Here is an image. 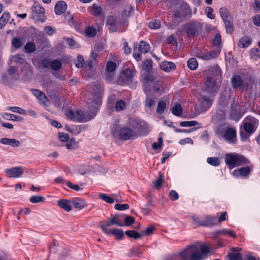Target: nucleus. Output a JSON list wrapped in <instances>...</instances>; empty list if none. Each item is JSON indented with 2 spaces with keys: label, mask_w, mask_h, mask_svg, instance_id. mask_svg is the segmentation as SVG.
Returning <instances> with one entry per match:
<instances>
[{
  "label": "nucleus",
  "mask_w": 260,
  "mask_h": 260,
  "mask_svg": "<svg viewBox=\"0 0 260 260\" xmlns=\"http://www.w3.org/2000/svg\"><path fill=\"white\" fill-rule=\"evenodd\" d=\"M58 137L62 142H67L69 139V135L64 133H59L58 134Z\"/></svg>",
  "instance_id": "e2e57ef3"
},
{
  "label": "nucleus",
  "mask_w": 260,
  "mask_h": 260,
  "mask_svg": "<svg viewBox=\"0 0 260 260\" xmlns=\"http://www.w3.org/2000/svg\"><path fill=\"white\" fill-rule=\"evenodd\" d=\"M242 115L240 111L239 106L234 102L232 103L231 105L230 110V117L231 119L238 121L242 117Z\"/></svg>",
  "instance_id": "ddd939ff"
},
{
  "label": "nucleus",
  "mask_w": 260,
  "mask_h": 260,
  "mask_svg": "<svg viewBox=\"0 0 260 260\" xmlns=\"http://www.w3.org/2000/svg\"><path fill=\"white\" fill-rule=\"evenodd\" d=\"M27 53H30L34 52L36 50L35 44L34 42H29L27 43L24 47Z\"/></svg>",
  "instance_id": "7c9ffc66"
},
{
  "label": "nucleus",
  "mask_w": 260,
  "mask_h": 260,
  "mask_svg": "<svg viewBox=\"0 0 260 260\" xmlns=\"http://www.w3.org/2000/svg\"><path fill=\"white\" fill-rule=\"evenodd\" d=\"M225 162L229 166H241L249 162L248 160L242 155L229 153L225 154Z\"/></svg>",
  "instance_id": "20e7f679"
},
{
  "label": "nucleus",
  "mask_w": 260,
  "mask_h": 260,
  "mask_svg": "<svg viewBox=\"0 0 260 260\" xmlns=\"http://www.w3.org/2000/svg\"><path fill=\"white\" fill-rule=\"evenodd\" d=\"M0 143L5 145H9L14 147L19 146L20 144V142L15 139H10L7 138L1 139Z\"/></svg>",
  "instance_id": "a211bd4d"
},
{
  "label": "nucleus",
  "mask_w": 260,
  "mask_h": 260,
  "mask_svg": "<svg viewBox=\"0 0 260 260\" xmlns=\"http://www.w3.org/2000/svg\"><path fill=\"white\" fill-rule=\"evenodd\" d=\"M228 256L229 260H242V254L240 253H230Z\"/></svg>",
  "instance_id": "603ef678"
},
{
  "label": "nucleus",
  "mask_w": 260,
  "mask_h": 260,
  "mask_svg": "<svg viewBox=\"0 0 260 260\" xmlns=\"http://www.w3.org/2000/svg\"><path fill=\"white\" fill-rule=\"evenodd\" d=\"M135 74V71L128 69L125 70L124 72V74L127 79H131L133 77H134Z\"/></svg>",
  "instance_id": "680f3d73"
},
{
  "label": "nucleus",
  "mask_w": 260,
  "mask_h": 260,
  "mask_svg": "<svg viewBox=\"0 0 260 260\" xmlns=\"http://www.w3.org/2000/svg\"><path fill=\"white\" fill-rule=\"evenodd\" d=\"M32 93L39 100L40 103L45 106H48L50 103L45 94L39 89H32Z\"/></svg>",
  "instance_id": "f8f14e48"
},
{
  "label": "nucleus",
  "mask_w": 260,
  "mask_h": 260,
  "mask_svg": "<svg viewBox=\"0 0 260 260\" xmlns=\"http://www.w3.org/2000/svg\"><path fill=\"white\" fill-rule=\"evenodd\" d=\"M164 179L163 175L159 173V178L154 182V186L157 188H159L162 186V180Z\"/></svg>",
  "instance_id": "4d7b16f0"
},
{
  "label": "nucleus",
  "mask_w": 260,
  "mask_h": 260,
  "mask_svg": "<svg viewBox=\"0 0 260 260\" xmlns=\"http://www.w3.org/2000/svg\"><path fill=\"white\" fill-rule=\"evenodd\" d=\"M219 14L223 21L224 22V23L226 21H228V20H231L232 19L230 13L225 8H221L219 9Z\"/></svg>",
  "instance_id": "4be33fe9"
},
{
  "label": "nucleus",
  "mask_w": 260,
  "mask_h": 260,
  "mask_svg": "<svg viewBox=\"0 0 260 260\" xmlns=\"http://www.w3.org/2000/svg\"><path fill=\"white\" fill-rule=\"evenodd\" d=\"M72 207L73 206L75 208L81 210L86 206L85 202L80 199L76 200H72Z\"/></svg>",
  "instance_id": "aec40b11"
},
{
  "label": "nucleus",
  "mask_w": 260,
  "mask_h": 260,
  "mask_svg": "<svg viewBox=\"0 0 260 260\" xmlns=\"http://www.w3.org/2000/svg\"><path fill=\"white\" fill-rule=\"evenodd\" d=\"M99 198L109 204H112L114 202V200L113 198L108 196L107 194L105 193H101L99 195Z\"/></svg>",
  "instance_id": "de8ad7c7"
},
{
  "label": "nucleus",
  "mask_w": 260,
  "mask_h": 260,
  "mask_svg": "<svg viewBox=\"0 0 260 260\" xmlns=\"http://www.w3.org/2000/svg\"><path fill=\"white\" fill-rule=\"evenodd\" d=\"M202 99L201 110L202 112H205L212 105L213 100L206 96H203Z\"/></svg>",
  "instance_id": "6ab92c4d"
},
{
  "label": "nucleus",
  "mask_w": 260,
  "mask_h": 260,
  "mask_svg": "<svg viewBox=\"0 0 260 260\" xmlns=\"http://www.w3.org/2000/svg\"><path fill=\"white\" fill-rule=\"evenodd\" d=\"M12 46L15 48H19L23 45L22 39L18 38H14L12 41Z\"/></svg>",
  "instance_id": "58836bf2"
},
{
  "label": "nucleus",
  "mask_w": 260,
  "mask_h": 260,
  "mask_svg": "<svg viewBox=\"0 0 260 260\" xmlns=\"http://www.w3.org/2000/svg\"><path fill=\"white\" fill-rule=\"evenodd\" d=\"M85 33L87 36L92 37L95 36L96 32L93 27L89 26L85 29Z\"/></svg>",
  "instance_id": "864d4df0"
},
{
  "label": "nucleus",
  "mask_w": 260,
  "mask_h": 260,
  "mask_svg": "<svg viewBox=\"0 0 260 260\" xmlns=\"http://www.w3.org/2000/svg\"><path fill=\"white\" fill-rule=\"evenodd\" d=\"M180 10L183 12L182 13L184 15V16L191 15V9L189 5L187 3L182 2L180 4Z\"/></svg>",
  "instance_id": "b1692460"
},
{
  "label": "nucleus",
  "mask_w": 260,
  "mask_h": 260,
  "mask_svg": "<svg viewBox=\"0 0 260 260\" xmlns=\"http://www.w3.org/2000/svg\"><path fill=\"white\" fill-rule=\"evenodd\" d=\"M125 234L128 237L133 238L136 240L140 239L142 237L141 233H138L133 230H127L125 232Z\"/></svg>",
  "instance_id": "a878e982"
},
{
  "label": "nucleus",
  "mask_w": 260,
  "mask_h": 260,
  "mask_svg": "<svg viewBox=\"0 0 260 260\" xmlns=\"http://www.w3.org/2000/svg\"><path fill=\"white\" fill-rule=\"evenodd\" d=\"M207 162L211 166H218L220 164L219 159L216 157H208L207 159Z\"/></svg>",
  "instance_id": "f704fd0d"
},
{
  "label": "nucleus",
  "mask_w": 260,
  "mask_h": 260,
  "mask_svg": "<svg viewBox=\"0 0 260 260\" xmlns=\"http://www.w3.org/2000/svg\"><path fill=\"white\" fill-rule=\"evenodd\" d=\"M152 68V61L151 60H146L144 61L143 65V69L146 71H149Z\"/></svg>",
  "instance_id": "13d9d810"
},
{
  "label": "nucleus",
  "mask_w": 260,
  "mask_h": 260,
  "mask_svg": "<svg viewBox=\"0 0 260 260\" xmlns=\"http://www.w3.org/2000/svg\"><path fill=\"white\" fill-rule=\"evenodd\" d=\"M187 66L191 70H195L198 66L197 59L194 58H191L187 61Z\"/></svg>",
  "instance_id": "2f4dec72"
},
{
  "label": "nucleus",
  "mask_w": 260,
  "mask_h": 260,
  "mask_svg": "<svg viewBox=\"0 0 260 260\" xmlns=\"http://www.w3.org/2000/svg\"><path fill=\"white\" fill-rule=\"evenodd\" d=\"M166 108V104L163 101H160L158 102L157 104V107L156 109V112L158 114H161L164 112Z\"/></svg>",
  "instance_id": "e433bc0d"
},
{
  "label": "nucleus",
  "mask_w": 260,
  "mask_h": 260,
  "mask_svg": "<svg viewBox=\"0 0 260 260\" xmlns=\"http://www.w3.org/2000/svg\"><path fill=\"white\" fill-rule=\"evenodd\" d=\"M202 26L200 22L192 21L185 25V29L189 38H193L201 31Z\"/></svg>",
  "instance_id": "423d86ee"
},
{
  "label": "nucleus",
  "mask_w": 260,
  "mask_h": 260,
  "mask_svg": "<svg viewBox=\"0 0 260 260\" xmlns=\"http://www.w3.org/2000/svg\"><path fill=\"white\" fill-rule=\"evenodd\" d=\"M45 198L40 196H34L29 199V201L32 204L43 202Z\"/></svg>",
  "instance_id": "a19ab883"
},
{
  "label": "nucleus",
  "mask_w": 260,
  "mask_h": 260,
  "mask_svg": "<svg viewBox=\"0 0 260 260\" xmlns=\"http://www.w3.org/2000/svg\"><path fill=\"white\" fill-rule=\"evenodd\" d=\"M172 113L176 116H180L182 113V108L180 104H176L172 108Z\"/></svg>",
  "instance_id": "c756f323"
},
{
  "label": "nucleus",
  "mask_w": 260,
  "mask_h": 260,
  "mask_svg": "<svg viewBox=\"0 0 260 260\" xmlns=\"http://www.w3.org/2000/svg\"><path fill=\"white\" fill-rule=\"evenodd\" d=\"M23 172L21 167H14L6 170L7 176L9 178H19Z\"/></svg>",
  "instance_id": "4468645a"
},
{
  "label": "nucleus",
  "mask_w": 260,
  "mask_h": 260,
  "mask_svg": "<svg viewBox=\"0 0 260 260\" xmlns=\"http://www.w3.org/2000/svg\"><path fill=\"white\" fill-rule=\"evenodd\" d=\"M139 50L141 53H146L150 50V46L146 42L141 41L139 44Z\"/></svg>",
  "instance_id": "bb28decb"
},
{
  "label": "nucleus",
  "mask_w": 260,
  "mask_h": 260,
  "mask_svg": "<svg viewBox=\"0 0 260 260\" xmlns=\"http://www.w3.org/2000/svg\"><path fill=\"white\" fill-rule=\"evenodd\" d=\"M125 103L123 100L118 101L115 104V109L117 111H121L125 108Z\"/></svg>",
  "instance_id": "49530a36"
},
{
  "label": "nucleus",
  "mask_w": 260,
  "mask_h": 260,
  "mask_svg": "<svg viewBox=\"0 0 260 260\" xmlns=\"http://www.w3.org/2000/svg\"><path fill=\"white\" fill-rule=\"evenodd\" d=\"M135 219L133 216H130L128 215H126L124 218V225L129 226L133 224L135 222Z\"/></svg>",
  "instance_id": "3c124183"
},
{
  "label": "nucleus",
  "mask_w": 260,
  "mask_h": 260,
  "mask_svg": "<svg viewBox=\"0 0 260 260\" xmlns=\"http://www.w3.org/2000/svg\"><path fill=\"white\" fill-rule=\"evenodd\" d=\"M113 225H116L119 226H123L124 224L121 222L120 217L118 215H114L110 219L109 222L103 223L100 225V228L107 235H113L116 236L118 240L122 239L124 237L123 231L121 229L115 228L108 229V227Z\"/></svg>",
  "instance_id": "7ed1b4c3"
},
{
  "label": "nucleus",
  "mask_w": 260,
  "mask_h": 260,
  "mask_svg": "<svg viewBox=\"0 0 260 260\" xmlns=\"http://www.w3.org/2000/svg\"><path fill=\"white\" fill-rule=\"evenodd\" d=\"M118 135L121 139L124 141L128 140L137 136L136 133L127 126L120 127L118 129Z\"/></svg>",
  "instance_id": "1a4fd4ad"
},
{
  "label": "nucleus",
  "mask_w": 260,
  "mask_h": 260,
  "mask_svg": "<svg viewBox=\"0 0 260 260\" xmlns=\"http://www.w3.org/2000/svg\"><path fill=\"white\" fill-rule=\"evenodd\" d=\"M250 172V168L248 167H242L238 170H235L233 172V174L235 176H238L239 175L243 176H247Z\"/></svg>",
  "instance_id": "5701e85b"
},
{
  "label": "nucleus",
  "mask_w": 260,
  "mask_h": 260,
  "mask_svg": "<svg viewBox=\"0 0 260 260\" xmlns=\"http://www.w3.org/2000/svg\"><path fill=\"white\" fill-rule=\"evenodd\" d=\"M217 218L216 216H207L204 219L199 217L193 218L196 223L202 226H211L216 225L217 222Z\"/></svg>",
  "instance_id": "6e6552de"
},
{
  "label": "nucleus",
  "mask_w": 260,
  "mask_h": 260,
  "mask_svg": "<svg viewBox=\"0 0 260 260\" xmlns=\"http://www.w3.org/2000/svg\"><path fill=\"white\" fill-rule=\"evenodd\" d=\"M105 79L108 82H111L114 80L115 72L105 71L104 73Z\"/></svg>",
  "instance_id": "4c0bfd02"
},
{
  "label": "nucleus",
  "mask_w": 260,
  "mask_h": 260,
  "mask_svg": "<svg viewBox=\"0 0 260 260\" xmlns=\"http://www.w3.org/2000/svg\"><path fill=\"white\" fill-rule=\"evenodd\" d=\"M231 82L234 89L241 88L246 90H248V84L243 81L240 76L238 75H234L232 77Z\"/></svg>",
  "instance_id": "9b49d317"
},
{
  "label": "nucleus",
  "mask_w": 260,
  "mask_h": 260,
  "mask_svg": "<svg viewBox=\"0 0 260 260\" xmlns=\"http://www.w3.org/2000/svg\"><path fill=\"white\" fill-rule=\"evenodd\" d=\"M65 146L68 149H73L77 147V142L75 139H72Z\"/></svg>",
  "instance_id": "bf43d9fd"
},
{
  "label": "nucleus",
  "mask_w": 260,
  "mask_h": 260,
  "mask_svg": "<svg viewBox=\"0 0 260 260\" xmlns=\"http://www.w3.org/2000/svg\"><path fill=\"white\" fill-rule=\"evenodd\" d=\"M220 52V49L219 48L217 49L216 50H214L208 53V55L210 57V60L214 58L217 57L219 54Z\"/></svg>",
  "instance_id": "052dcab7"
},
{
  "label": "nucleus",
  "mask_w": 260,
  "mask_h": 260,
  "mask_svg": "<svg viewBox=\"0 0 260 260\" xmlns=\"http://www.w3.org/2000/svg\"><path fill=\"white\" fill-rule=\"evenodd\" d=\"M149 27L151 29H157L160 27V22L158 20H153L149 23Z\"/></svg>",
  "instance_id": "8fccbe9b"
},
{
  "label": "nucleus",
  "mask_w": 260,
  "mask_h": 260,
  "mask_svg": "<svg viewBox=\"0 0 260 260\" xmlns=\"http://www.w3.org/2000/svg\"><path fill=\"white\" fill-rule=\"evenodd\" d=\"M101 92L96 88V91L92 93V102L96 106H100L101 104Z\"/></svg>",
  "instance_id": "412c9836"
},
{
  "label": "nucleus",
  "mask_w": 260,
  "mask_h": 260,
  "mask_svg": "<svg viewBox=\"0 0 260 260\" xmlns=\"http://www.w3.org/2000/svg\"><path fill=\"white\" fill-rule=\"evenodd\" d=\"M213 11V9L210 7H207L206 9V13H207V17L211 19H213L215 18V16L212 13Z\"/></svg>",
  "instance_id": "774afa93"
},
{
  "label": "nucleus",
  "mask_w": 260,
  "mask_h": 260,
  "mask_svg": "<svg viewBox=\"0 0 260 260\" xmlns=\"http://www.w3.org/2000/svg\"><path fill=\"white\" fill-rule=\"evenodd\" d=\"M51 69L54 71H58L62 68V63L58 59H54L50 61Z\"/></svg>",
  "instance_id": "cd10ccee"
},
{
  "label": "nucleus",
  "mask_w": 260,
  "mask_h": 260,
  "mask_svg": "<svg viewBox=\"0 0 260 260\" xmlns=\"http://www.w3.org/2000/svg\"><path fill=\"white\" fill-rule=\"evenodd\" d=\"M8 109L11 110L13 112L18 113L20 114L24 115L26 114V111L20 107H9Z\"/></svg>",
  "instance_id": "09e8293b"
},
{
  "label": "nucleus",
  "mask_w": 260,
  "mask_h": 260,
  "mask_svg": "<svg viewBox=\"0 0 260 260\" xmlns=\"http://www.w3.org/2000/svg\"><path fill=\"white\" fill-rule=\"evenodd\" d=\"M210 252L209 246L205 244L196 243L188 245L178 253L183 260H203Z\"/></svg>",
  "instance_id": "f257e3e1"
},
{
  "label": "nucleus",
  "mask_w": 260,
  "mask_h": 260,
  "mask_svg": "<svg viewBox=\"0 0 260 260\" xmlns=\"http://www.w3.org/2000/svg\"><path fill=\"white\" fill-rule=\"evenodd\" d=\"M134 11V7L132 6H126L123 11L122 15L124 17H129Z\"/></svg>",
  "instance_id": "a18cd8bd"
},
{
  "label": "nucleus",
  "mask_w": 260,
  "mask_h": 260,
  "mask_svg": "<svg viewBox=\"0 0 260 260\" xmlns=\"http://www.w3.org/2000/svg\"><path fill=\"white\" fill-rule=\"evenodd\" d=\"M88 108L89 111L91 112V114H85L81 110H77L75 112V118L80 122L89 121L93 118L95 116V113L97 112V107H94L92 109H91L89 107H88Z\"/></svg>",
  "instance_id": "0eeeda50"
},
{
  "label": "nucleus",
  "mask_w": 260,
  "mask_h": 260,
  "mask_svg": "<svg viewBox=\"0 0 260 260\" xmlns=\"http://www.w3.org/2000/svg\"><path fill=\"white\" fill-rule=\"evenodd\" d=\"M155 229V228L154 226H150L146 229V230L142 231L141 233L143 236H149L152 234L153 231Z\"/></svg>",
  "instance_id": "5fc2aeb1"
},
{
  "label": "nucleus",
  "mask_w": 260,
  "mask_h": 260,
  "mask_svg": "<svg viewBox=\"0 0 260 260\" xmlns=\"http://www.w3.org/2000/svg\"><path fill=\"white\" fill-rule=\"evenodd\" d=\"M219 138H223L227 142L234 143L236 139V131L233 127H229L225 131L219 127L215 132Z\"/></svg>",
  "instance_id": "39448f33"
},
{
  "label": "nucleus",
  "mask_w": 260,
  "mask_h": 260,
  "mask_svg": "<svg viewBox=\"0 0 260 260\" xmlns=\"http://www.w3.org/2000/svg\"><path fill=\"white\" fill-rule=\"evenodd\" d=\"M116 69V64L115 62L109 61H108L106 66V71H110V72H115V71Z\"/></svg>",
  "instance_id": "79ce46f5"
},
{
  "label": "nucleus",
  "mask_w": 260,
  "mask_h": 260,
  "mask_svg": "<svg viewBox=\"0 0 260 260\" xmlns=\"http://www.w3.org/2000/svg\"><path fill=\"white\" fill-rule=\"evenodd\" d=\"M207 80L204 83V90L213 96L218 90L221 84L220 70L217 66L208 70Z\"/></svg>",
  "instance_id": "f03ea898"
},
{
  "label": "nucleus",
  "mask_w": 260,
  "mask_h": 260,
  "mask_svg": "<svg viewBox=\"0 0 260 260\" xmlns=\"http://www.w3.org/2000/svg\"><path fill=\"white\" fill-rule=\"evenodd\" d=\"M251 57L257 59L259 57V50L258 48H253L250 52Z\"/></svg>",
  "instance_id": "338daca9"
},
{
  "label": "nucleus",
  "mask_w": 260,
  "mask_h": 260,
  "mask_svg": "<svg viewBox=\"0 0 260 260\" xmlns=\"http://www.w3.org/2000/svg\"><path fill=\"white\" fill-rule=\"evenodd\" d=\"M195 55L196 57L204 60H210L208 53L197 51L195 52Z\"/></svg>",
  "instance_id": "37998d69"
},
{
  "label": "nucleus",
  "mask_w": 260,
  "mask_h": 260,
  "mask_svg": "<svg viewBox=\"0 0 260 260\" xmlns=\"http://www.w3.org/2000/svg\"><path fill=\"white\" fill-rule=\"evenodd\" d=\"M114 208L117 210H124L129 208V205L127 204H117L115 205Z\"/></svg>",
  "instance_id": "69168bd1"
},
{
  "label": "nucleus",
  "mask_w": 260,
  "mask_h": 260,
  "mask_svg": "<svg viewBox=\"0 0 260 260\" xmlns=\"http://www.w3.org/2000/svg\"><path fill=\"white\" fill-rule=\"evenodd\" d=\"M66 41L71 48H75L78 47V43L73 39L67 38Z\"/></svg>",
  "instance_id": "0e129e2a"
},
{
  "label": "nucleus",
  "mask_w": 260,
  "mask_h": 260,
  "mask_svg": "<svg viewBox=\"0 0 260 260\" xmlns=\"http://www.w3.org/2000/svg\"><path fill=\"white\" fill-rule=\"evenodd\" d=\"M31 10L34 13V17L37 21L41 22L44 21L45 19L44 15L45 9L40 4L35 3L31 8Z\"/></svg>",
  "instance_id": "9d476101"
},
{
  "label": "nucleus",
  "mask_w": 260,
  "mask_h": 260,
  "mask_svg": "<svg viewBox=\"0 0 260 260\" xmlns=\"http://www.w3.org/2000/svg\"><path fill=\"white\" fill-rule=\"evenodd\" d=\"M10 17L9 13L5 12L0 18V28H3L8 22Z\"/></svg>",
  "instance_id": "c85d7f7f"
},
{
  "label": "nucleus",
  "mask_w": 260,
  "mask_h": 260,
  "mask_svg": "<svg viewBox=\"0 0 260 260\" xmlns=\"http://www.w3.org/2000/svg\"><path fill=\"white\" fill-rule=\"evenodd\" d=\"M84 129V127L82 125H73L72 127L68 129V131L70 133L78 135Z\"/></svg>",
  "instance_id": "72a5a7b5"
},
{
  "label": "nucleus",
  "mask_w": 260,
  "mask_h": 260,
  "mask_svg": "<svg viewBox=\"0 0 260 260\" xmlns=\"http://www.w3.org/2000/svg\"><path fill=\"white\" fill-rule=\"evenodd\" d=\"M72 200H68L66 199H60L57 201V205L61 209L67 212H70L72 210Z\"/></svg>",
  "instance_id": "2eb2a0df"
},
{
  "label": "nucleus",
  "mask_w": 260,
  "mask_h": 260,
  "mask_svg": "<svg viewBox=\"0 0 260 260\" xmlns=\"http://www.w3.org/2000/svg\"><path fill=\"white\" fill-rule=\"evenodd\" d=\"M198 122L195 120L188 121H181L180 122V125L182 127H192L197 125Z\"/></svg>",
  "instance_id": "c03bdc74"
},
{
  "label": "nucleus",
  "mask_w": 260,
  "mask_h": 260,
  "mask_svg": "<svg viewBox=\"0 0 260 260\" xmlns=\"http://www.w3.org/2000/svg\"><path fill=\"white\" fill-rule=\"evenodd\" d=\"M251 40L248 37H243L239 41V46L241 48H247L250 45Z\"/></svg>",
  "instance_id": "393cba45"
},
{
  "label": "nucleus",
  "mask_w": 260,
  "mask_h": 260,
  "mask_svg": "<svg viewBox=\"0 0 260 260\" xmlns=\"http://www.w3.org/2000/svg\"><path fill=\"white\" fill-rule=\"evenodd\" d=\"M224 25L227 33L232 34L234 29V25L233 23V19L231 20H228V21L225 22Z\"/></svg>",
  "instance_id": "c9c22d12"
},
{
  "label": "nucleus",
  "mask_w": 260,
  "mask_h": 260,
  "mask_svg": "<svg viewBox=\"0 0 260 260\" xmlns=\"http://www.w3.org/2000/svg\"><path fill=\"white\" fill-rule=\"evenodd\" d=\"M67 5L64 1L58 2L54 7V12L57 15L62 14L67 9Z\"/></svg>",
  "instance_id": "f3484780"
},
{
  "label": "nucleus",
  "mask_w": 260,
  "mask_h": 260,
  "mask_svg": "<svg viewBox=\"0 0 260 260\" xmlns=\"http://www.w3.org/2000/svg\"><path fill=\"white\" fill-rule=\"evenodd\" d=\"M244 122H248L255 125H257L258 124V120L255 118L251 116H247Z\"/></svg>",
  "instance_id": "6e6d98bb"
},
{
  "label": "nucleus",
  "mask_w": 260,
  "mask_h": 260,
  "mask_svg": "<svg viewBox=\"0 0 260 260\" xmlns=\"http://www.w3.org/2000/svg\"><path fill=\"white\" fill-rule=\"evenodd\" d=\"M160 66L161 69L167 72L172 71L176 68L175 64L171 61H164L160 63Z\"/></svg>",
  "instance_id": "dca6fc26"
},
{
  "label": "nucleus",
  "mask_w": 260,
  "mask_h": 260,
  "mask_svg": "<svg viewBox=\"0 0 260 260\" xmlns=\"http://www.w3.org/2000/svg\"><path fill=\"white\" fill-rule=\"evenodd\" d=\"M92 14L93 15L98 16L102 13V8L100 6L93 4L92 6Z\"/></svg>",
  "instance_id": "ea45409f"
},
{
  "label": "nucleus",
  "mask_w": 260,
  "mask_h": 260,
  "mask_svg": "<svg viewBox=\"0 0 260 260\" xmlns=\"http://www.w3.org/2000/svg\"><path fill=\"white\" fill-rule=\"evenodd\" d=\"M256 125L250 124L248 122H244L243 129L245 132L249 134H252L255 131L254 127Z\"/></svg>",
  "instance_id": "473e14b6"
}]
</instances>
